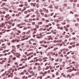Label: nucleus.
Wrapping results in <instances>:
<instances>
[{
  "label": "nucleus",
  "instance_id": "23",
  "mask_svg": "<svg viewBox=\"0 0 79 79\" xmlns=\"http://www.w3.org/2000/svg\"><path fill=\"white\" fill-rule=\"evenodd\" d=\"M45 11L46 13H48V10H46Z\"/></svg>",
  "mask_w": 79,
  "mask_h": 79
},
{
  "label": "nucleus",
  "instance_id": "25",
  "mask_svg": "<svg viewBox=\"0 0 79 79\" xmlns=\"http://www.w3.org/2000/svg\"><path fill=\"white\" fill-rule=\"evenodd\" d=\"M41 15L42 16H44V13H42V12H41Z\"/></svg>",
  "mask_w": 79,
  "mask_h": 79
},
{
  "label": "nucleus",
  "instance_id": "63",
  "mask_svg": "<svg viewBox=\"0 0 79 79\" xmlns=\"http://www.w3.org/2000/svg\"><path fill=\"white\" fill-rule=\"evenodd\" d=\"M1 21H3V18H1Z\"/></svg>",
  "mask_w": 79,
  "mask_h": 79
},
{
  "label": "nucleus",
  "instance_id": "53",
  "mask_svg": "<svg viewBox=\"0 0 79 79\" xmlns=\"http://www.w3.org/2000/svg\"><path fill=\"white\" fill-rule=\"evenodd\" d=\"M14 70H15V71H17V69H16V68H15L14 69Z\"/></svg>",
  "mask_w": 79,
  "mask_h": 79
},
{
  "label": "nucleus",
  "instance_id": "13",
  "mask_svg": "<svg viewBox=\"0 0 79 79\" xmlns=\"http://www.w3.org/2000/svg\"><path fill=\"white\" fill-rule=\"evenodd\" d=\"M47 72H45L44 73H43V76H45V74H47Z\"/></svg>",
  "mask_w": 79,
  "mask_h": 79
},
{
  "label": "nucleus",
  "instance_id": "4",
  "mask_svg": "<svg viewBox=\"0 0 79 79\" xmlns=\"http://www.w3.org/2000/svg\"><path fill=\"white\" fill-rule=\"evenodd\" d=\"M30 74H32V76H34V75H35V73H34V72H33V71H30Z\"/></svg>",
  "mask_w": 79,
  "mask_h": 79
},
{
  "label": "nucleus",
  "instance_id": "7",
  "mask_svg": "<svg viewBox=\"0 0 79 79\" xmlns=\"http://www.w3.org/2000/svg\"><path fill=\"white\" fill-rule=\"evenodd\" d=\"M6 4V3H2V4L0 6L2 7H3L5 6Z\"/></svg>",
  "mask_w": 79,
  "mask_h": 79
},
{
  "label": "nucleus",
  "instance_id": "37",
  "mask_svg": "<svg viewBox=\"0 0 79 79\" xmlns=\"http://www.w3.org/2000/svg\"><path fill=\"white\" fill-rule=\"evenodd\" d=\"M7 76H6L5 77L3 78V79H7Z\"/></svg>",
  "mask_w": 79,
  "mask_h": 79
},
{
  "label": "nucleus",
  "instance_id": "9",
  "mask_svg": "<svg viewBox=\"0 0 79 79\" xmlns=\"http://www.w3.org/2000/svg\"><path fill=\"white\" fill-rule=\"evenodd\" d=\"M9 60L8 61V63H13V61L10 60Z\"/></svg>",
  "mask_w": 79,
  "mask_h": 79
},
{
  "label": "nucleus",
  "instance_id": "21",
  "mask_svg": "<svg viewBox=\"0 0 79 79\" xmlns=\"http://www.w3.org/2000/svg\"><path fill=\"white\" fill-rule=\"evenodd\" d=\"M43 24V23L42 22H39V24Z\"/></svg>",
  "mask_w": 79,
  "mask_h": 79
},
{
  "label": "nucleus",
  "instance_id": "11",
  "mask_svg": "<svg viewBox=\"0 0 79 79\" xmlns=\"http://www.w3.org/2000/svg\"><path fill=\"white\" fill-rule=\"evenodd\" d=\"M11 58H13V56L11 55L9 56V60H11Z\"/></svg>",
  "mask_w": 79,
  "mask_h": 79
},
{
  "label": "nucleus",
  "instance_id": "3",
  "mask_svg": "<svg viewBox=\"0 0 79 79\" xmlns=\"http://www.w3.org/2000/svg\"><path fill=\"white\" fill-rule=\"evenodd\" d=\"M16 55V57L17 58H20V56H21V54H18L17 53Z\"/></svg>",
  "mask_w": 79,
  "mask_h": 79
},
{
  "label": "nucleus",
  "instance_id": "2",
  "mask_svg": "<svg viewBox=\"0 0 79 79\" xmlns=\"http://www.w3.org/2000/svg\"><path fill=\"white\" fill-rule=\"evenodd\" d=\"M13 77V73H11L8 76V78H10V77Z\"/></svg>",
  "mask_w": 79,
  "mask_h": 79
},
{
  "label": "nucleus",
  "instance_id": "36",
  "mask_svg": "<svg viewBox=\"0 0 79 79\" xmlns=\"http://www.w3.org/2000/svg\"><path fill=\"white\" fill-rule=\"evenodd\" d=\"M38 5H39L38 4H36V6L37 8H39V6Z\"/></svg>",
  "mask_w": 79,
  "mask_h": 79
},
{
  "label": "nucleus",
  "instance_id": "49",
  "mask_svg": "<svg viewBox=\"0 0 79 79\" xmlns=\"http://www.w3.org/2000/svg\"><path fill=\"white\" fill-rule=\"evenodd\" d=\"M3 34V32H0V35H2Z\"/></svg>",
  "mask_w": 79,
  "mask_h": 79
},
{
  "label": "nucleus",
  "instance_id": "47",
  "mask_svg": "<svg viewBox=\"0 0 79 79\" xmlns=\"http://www.w3.org/2000/svg\"><path fill=\"white\" fill-rule=\"evenodd\" d=\"M8 73H11V71H10V70H8Z\"/></svg>",
  "mask_w": 79,
  "mask_h": 79
},
{
  "label": "nucleus",
  "instance_id": "15",
  "mask_svg": "<svg viewBox=\"0 0 79 79\" xmlns=\"http://www.w3.org/2000/svg\"><path fill=\"white\" fill-rule=\"evenodd\" d=\"M58 45H60V46H62V45H63V44H60V43H58V44H57Z\"/></svg>",
  "mask_w": 79,
  "mask_h": 79
},
{
  "label": "nucleus",
  "instance_id": "51",
  "mask_svg": "<svg viewBox=\"0 0 79 79\" xmlns=\"http://www.w3.org/2000/svg\"><path fill=\"white\" fill-rule=\"evenodd\" d=\"M69 48H72V46H69Z\"/></svg>",
  "mask_w": 79,
  "mask_h": 79
},
{
  "label": "nucleus",
  "instance_id": "61",
  "mask_svg": "<svg viewBox=\"0 0 79 79\" xmlns=\"http://www.w3.org/2000/svg\"><path fill=\"white\" fill-rule=\"evenodd\" d=\"M52 77L54 78L55 77V75L54 74L52 75Z\"/></svg>",
  "mask_w": 79,
  "mask_h": 79
},
{
  "label": "nucleus",
  "instance_id": "12",
  "mask_svg": "<svg viewBox=\"0 0 79 79\" xmlns=\"http://www.w3.org/2000/svg\"><path fill=\"white\" fill-rule=\"evenodd\" d=\"M12 60H16V57H13L12 58Z\"/></svg>",
  "mask_w": 79,
  "mask_h": 79
},
{
  "label": "nucleus",
  "instance_id": "40",
  "mask_svg": "<svg viewBox=\"0 0 79 79\" xmlns=\"http://www.w3.org/2000/svg\"><path fill=\"white\" fill-rule=\"evenodd\" d=\"M5 13H6V12L5 11H3L2 12V14H3V15L5 14Z\"/></svg>",
  "mask_w": 79,
  "mask_h": 79
},
{
  "label": "nucleus",
  "instance_id": "16",
  "mask_svg": "<svg viewBox=\"0 0 79 79\" xmlns=\"http://www.w3.org/2000/svg\"><path fill=\"white\" fill-rule=\"evenodd\" d=\"M35 27L36 28H39V26L38 25H36Z\"/></svg>",
  "mask_w": 79,
  "mask_h": 79
},
{
  "label": "nucleus",
  "instance_id": "44",
  "mask_svg": "<svg viewBox=\"0 0 79 79\" xmlns=\"http://www.w3.org/2000/svg\"><path fill=\"white\" fill-rule=\"evenodd\" d=\"M36 20H37V21H38V20H39V18H38L37 17L36 19Z\"/></svg>",
  "mask_w": 79,
  "mask_h": 79
},
{
  "label": "nucleus",
  "instance_id": "38",
  "mask_svg": "<svg viewBox=\"0 0 79 79\" xmlns=\"http://www.w3.org/2000/svg\"><path fill=\"white\" fill-rule=\"evenodd\" d=\"M46 9H45V8H44L43 9V11H46Z\"/></svg>",
  "mask_w": 79,
  "mask_h": 79
},
{
  "label": "nucleus",
  "instance_id": "35",
  "mask_svg": "<svg viewBox=\"0 0 79 79\" xmlns=\"http://www.w3.org/2000/svg\"><path fill=\"white\" fill-rule=\"evenodd\" d=\"M40 13H42V12H43V11L42 10L40 9Z\"/></svg>",
  "mask_w": 79,
  "mask_h": 79
},
{
  "label": "nucleus",
  "instance_id": "29",
  "mask_svg": "<svg viewBox=\"0 0 79 79\" xmlns=\"http://www.w3.org/2000/svg\"><path fill=\"white\" fill-rule=\"evenodd\" d=\"M15 41H16V40H13L12 41V42H13L14 43V42H15Z\"/></svg>",
  "mask_w": 79,
  "mask_h": 79
},
{
  "label": "nucleus",
  "instance_id": "39",
  "mask_svg": "<svg viewBox=\"0 0 79 79\" xmlns=\"http://www.w3.org/2000/svg\"><path fill=\"white\" fill-rule=\"evenodd\" d=\"M25 77H26L25 76H23L22 77V79H24V78H25Z\"/></svg>",
  "mask_w": 79,
  "mask_h": 79
},
{
  "label": "nucleus",
  "instance_id": "46",
  "mask_svg": "<svg viewBox=\"0 0 79 79\" xmlns=\"http://www.w3.org/2000/svg\"><path fill=\"white\" fill-rule=\"evenodd\" d=\"M26 75H29V73L28 72H27L26 73Z\"/></svg>",
  "mask_w": 79,
  "mask_h": 79
},
{
  "label": "nucleus",
  "instance_id": "22",
  "mask_svg": "<svg viewBox=\"0 0 79 79\" xmlns=\"http://www.w3.org/2000/svg\"><path fill=\"white\" fill-rule=\"evenodd\" d=\"M45 19L43 18L42 19H41V21H45Z\"/></svg>",
  "mask_w": 79,
  "mask_h": 79
},
{
  "label": "nucleus",
  "instance_id": "30",
  "mask_svg": "<svg viewBox=\"0 0 79 79\" xmlns=\"http://www.w3.org/2000/svg\"><path fill=\"white\" fill-rule=\"evenodd\" d=\"M31 75H30L28 76V77H29V78L31 77Z\"/></svg>",
  "mask_w": 79,
  "mask_h": 79
},
{
  "label": "nucleus",
  "instance_id": "1",
  "mask_svg": "<svg viewBox=\"0 0 79 79\" xmlns=\"http://www.w3.org/2000/svg\"><path fill=\"white\" fill-rule=\"evenodd\" d=\"M11 52L13 54H17V53L16 52H17L16 51L15 49H13V48H12Z\"/></svg>",
  "mask_w": 79,
  "mask_h": 79
},
{
  "label": "nucleus",
  "instance_id": "48",
  "mask_svg": "<svg viewBox=\"0 0 79 79\" xmlns=\"http://www.w3.org/2000/svg\"><path fill=\"white\" fill-rule=\"evenodd\" d=\"M21 61H24V59H22L21 60Z\"/></svg>",
  "mask_w": 79,
  "mask_h": 79
},
{
  "label": "nucleus",
  "instance_id": "57",
  "mask_svg": "<svg viewBox=\"0 0 79 79\" xmlns=\"http://www.w3.org/2000/svg\"><path fill=\"white\" fill-rule=\"evenodd\" d=\"M53 14H54V13H52L51 14V16H52L53 15Z\"/></svg>",
  "mask_w": 79,
  "mask_h": 79
},
{
  "label": "nucleus",
  "instance_id": "55",
  "mask_svg": "<svg viewBox=\"0 0 79 79\" xmlns=\"http://www.w3.org/2000/svg\"><path fill=\"white\" fill-rule=\"evenodd\" d=\"M40 44H42V43H43V41H40Z\"/></svg>",
  "mask_w": 79,
  "mask_h": 79
},
{
  "label": "nucleus",
  "instance_id": "45",
  "mask_svg": "<svg viewBox=\"0 0 79 79\" xmlns=\"http://www.w3.org/2000/svg\"><path fill=\"white\" fill-rule=\"evenodd\" d=\"M39 53H40L41 55H42V52H40Z\"/></svg>",
  "mask_w": 79,
  "mask_h": 79
},
{
  "label": "nucleus",
  "instance_id": "54",
  "mask_svg": "<svg viewBox=\"0 0 79 79\" xmlns=\"http://www.w3.org/2000/svg\"><path fill=\"white\" fill-rule=\"evenodd\" d=\"M49 68H48V67H46V68L45 69L46 70H47V69H48Z\"/></svg>",
  "mask_w": 79,
  "mask_h": 79
},
{
  "label": "nucleus",
  "instance_id": "14",
  "mask_svg": "<svg viewBox=\"0 0 79 79\" xmlns=\"http://www.w3.org/2000/svg\"><path fill=\"white\" fill-rule=\"evenodd\" d=\"M12 48H13V49H16V47H15V46H12Z\"/></svg>",
  "mask_w": 79,
  "mask_h": 79
},
{
  "label": "nucleus",
  "instance_id": "60",
  "mask_svg": "<svg viewBox=\"0 0 79 79\" xmlns=\"http://www.w3.org/2000/svg\"><path fill=\"white\" fill-rule=\"evenodd\" d=\"M68 50H69L68 49H65L66 52H68Z\"/></svg>",
  "mask_w": 79,
  "mask_h": 79
},
{
  "label": "nucleus",
  "instance_id": "32",
  "mask_svg": "<svg viewBox=\"0 0 79 79\" xmlns=\"http://www.w3.org/2000/svg\"><path fill=\"white\" fill-rule=\"evenodd\" d=\"M14 31H17V30H16V28H15L14 29Z\"/></svg>",
  "mask_w": 79,
  "mask_h": 79
},
{
  "label": "nucleus",
  "instance_id": "59",
  "mask_svg": "<svg viewBox=\"0 0 79 79\" xmlns=\"http://www.w3.org/2000/svg\"><path fill=\"white\" fill-rule=\"evenodd\" d=\"M5 24H8V22H6L5 23Z\"/></svg>",
  "mask_w": 79,
  "mask_h": 79
},
{
  "label": "nucleus",
  "instance_id": "31",
  "mask_svg": "<svg viewBox=\"0 0 79 79\" xmlns=\"http://www.w3.org/2000/svg\"><path fill=\"white\" fill-rule=\"evenodd\" d=\"M21 74H22V75H23V74H24V72H21Z\"/></svg>",
  "mask_w": 79,
  "mask_h": 79
},
{
  "label": "nucleus",
  "instance_id": "27",
  "mask_svg": "<svg viewBox=\"0 0 79 79\" xmlns=\"http://www.w3.org/2000/svg\"><path fill=\"white\" fill-rule=\"evenodd\" d=\"M19 40H15V41H17V42H19Z\"/></svg>",
  "mask_w": 79,
  "mask_h": 79
},
{
  "label": "nucleus",
  "instance_id": "24",
  "mask_svg": "<svg viewBox=\"0 0 79 79\" xmlns=\"http://www.w3.org/2000/svg\"><path fill=\"white\" fill-rule=\"evenodd\" d=\"M32 25H35V22L32 23Z\"/></svg>",
  "mask_w": 79,
  "mask_h": 79
},
{
  "label": "nucleus",
  "instance_id": "58",
  "mask_svg": "<svg viewBox=\"0 0 79 79\" xmlns=\"http://www.w3.org/2000/svg\"><path fill=\"white\" fill-rule=\"evenodd\" d=\"M40 79H42V76H40Z\"/></svg>",
  "mask_w": 79,
  "mask_h": 79
},
{
  "label": "nucleus",
  "instance_id": "34",
  "mask_svg": "<svg viewBox=\"0 0 79 79\" xmlns=\"http://www.w3.org/2000/svg\"><path fill=\"white\" fill-rule=\"evenodd\" d=\"M27 72L30 73L31 72V70H30V69H28V70H27Z\"/></svg>",
  "mask_w": 79,
  "mask_h": 79
},
{
  "label": "nucleus",
  "instance_id": "56",
  "mask_svg": "<svg viewBox=\"0 0 79 79\" xmlns=\"http://www.w3.org/2000/svg\"><path fill=\"white\" fill-rule=\"evenodd\" d=\"M24 30H26V29H27V27H25L23 28Z\"/></svg>",
  "mask_w": 79,
  "mask_h": 79
},
{
  "label": "nucleus",
  "instance_id": "41",
  "mask_svg": "<svg viewBox=\"0 0 79 79\" xmlns=\"http://www.w3.org/2000/svg\"><path fill=\"white\" fill-rule=\"evenodd\" d=\"M41 47H42V46H43V47H44L45 46V45H43V44H41L40 45Z\"/></svg>",
  "mask_w": 79,
  "mask_h": 79
},
{
  "label": "nucleus",
  "instance_id": "43",
  "mask_svg": "<svg viewBox=\"0 0 79 79\" xmlns=\"http://www.w3.org/2000/svg\"><path fill=\"white\" fill-rule=\"evenodd\" d=\"M35 17V15H33L32 16V18H34Z\"/></svg>",
  "mask_w": 79,
  "mask_h": 79
},
{
  "label": "nucleus",
  "instance_id": "17",
  "mask_svg": "<svg viewBox=\"0 0 79 79\" xmlns=\"http://www.w3.org/2000/svg\"><path fill=\"white\" fill-rule=\"evenodd\" d=\"M61 75H63V77H66V76H65V75L63 73H62Z\"/></svg>",
  "mask_w": 79,
  "mask_h": 79
},
{
  "label": "nucleus",
  "instance_id": "33",
  "mask_svg": "<svg viewBox=\"0 0 79 79\" xmlns=\"http://www.w3.org/2000/svg\"><path fill=\"white\" fill-rule=\"evenodd\" d=\"M24 6V4H21L20 5V6H21V7H22V6Z\"/></svg>",
  "mask_w": 79,
  "mask_h": 79
},
{
  "label": "nucleus",
  "instance_id": "52",
  "mask_svg": "<svg viewBox=\"0 0 79 79\" xmlns=\"http://www.w3.org/2000/svg\"><path fill=\"white\" fill-rule=\"evenodd\" d=\"M9 75V73H7L6 74V76H8Z\"/></svg>",
  "mask_w": 79,
  "mask_h": 79
},
{
  "label": "nucleus",
  "instance_id": "62",
  "mask_svg": "<svg viewBox=\"0 0 79 79\" xmlns=\"http://www.w3.org/2000/svg\"><path fill=\"white\" fill-rule=\"evenodd\" d=\"M43 64H43V63H41L40 64V65H41V66H43Z\"/></svg>",
  "mask_w": 79,
  "mask_h": 79
},
{
  "label": "nucleus",
  "instance_id": "18",
  "mask_svg": "<svg viewBox=\"0 0 79 79\" xmlns=\"http://www.w3.org/2000/svg\"><path fill=\"white\" fill-rule=\"evenodd\" d=\"M64 7H66V6H67V4H65L64 5Z\"/></svg>",
  "mask_w": 79,
  "mask_h": 79
},
{
  "label": "nucleus",
  "instance_id": "42",
  "mask_svg": "<svg viewBox=\"0 0 79 79\" xmlns=\"http://www.w3.org/2000/svg\"><path fill=\"white\" fill-rule=\"evenodd\" d=\"M10 66V64H7L6 65V66Z\"/></svg>",
  "mask_w": 79,
  "mask_h": 79
},
{
  "label": "nucleus",
  "instance_id": "19",
  "mask_svg": "<svg viewBox=\"0 0 79 79\" xmlns=\"http://www.w3.org/2000/svg\"><path fill=\"white\" fill-rule=\"evenodd\" d=\"M5 24L3 23V24H2V27H4V26H5Z\"/></svg>",
  "mask_w": 79,
  "mask_h": 79
},
{
  "label": "nucleus",
  "instance_id": "5",
  "mask_svg": "<svg viewBox=\"0 0 79 79\" xmlns=\"http://www.w3.org/2000/svg\"><path fill=\"white\" fill-rule=\"evenodd\" d=\"M6 26L7 27L8 29H10L11 27V26L10 25H6Z\"/></svg>",
  "mask_w": 79,
  "mask_h": 79
},
{
  "label": "nucleus",
  "instance_id": "6",
  "mask_svg": "<svg viewBox=\"0 0 79 79\" xmlns=\"http://www.w3.org/2000/svg\"><path fill=\"white\" fill-rule=\"evenodd\" d=\"M56 26L57 27V28L58 29H60V25L59 24H56Z\"/></svg>",
  "mask_w": 79,
  "mask_h": 79
},
{
  "label": "nucleus",
  "instance_id": "10",
  "mask_svg": "<svg viewBox=\"0 0 79 79\" xmlns=\"http://www.w3.org/2000/svg\"><path fill=\"white\" fill-rule=\"evenodd\" d=\"M35 66H37V65H38V66H39V65H40V63H35Z\"/></svg>",
  "mask_w": 79,
  "mask_h": 79
},
{
  "label": "nucleus",
  "instance_id": "50",
  "mask_svg": "<svg viewBox=\"0 0 79 79\" xmlns=\"http://www.w3.org/2000/svg\"><path fill=\"white\" fill-rule=\"evenodd\" d=\"M2 63H5V60H2Z\"/></svg>",
  "mask_w": 79,
  "mask_h": 79
},
{
  "label": "nucleus",
  "instance_id": "26",
  "mask_svg": "<svg viewBox=\"0 0 79 79\" xmlns=\"http://www.w3.org/2000/svg\"><path fill=\"white\" fill-rule=\"evenodd\" d=\"M5 71V70H4V69H2L1 70V72H3V71Z\"/></svg>",
  "mask_w": 79,
  "mask_h": 79
},
{
  "label": "nucleus",
  "instance_id": "20",
  "mask_svg": "<svg viewBox=\"0 0 79 79\" xmlns=\"http://www.w3.org/2000/svg\"><path fill=\"white\" fill-rule=\"evenodd\" d=\"M44 17H45V18H46V17H48V15H47V14H45L44 15Z\"/></svg>",
  "mask_w": 79,
  "mask_h": 79
},
{
  "label": "nucleus",
  "instance_id": "28",
  "mask_svg": "<svg viewBox=\"0 0 79 79\" xmlns=\"http://www.w3.org/2000/svg\"><path fill=\"white\" fill-rule=\"evenodd\" d=\"M60 30H63V27H61L60 28Z\"/></svg>",
  "mask_w": 79,
  "mask_h": 79
},
{
  "label": "nucleus",
  "instance_id": "8",
  "mask_svg": "<svg viewBox=\"0 0 79 79\" xmlns=\"http://www.w3.org/2000/svg\"><path fill=\"white\" fill-rule=\"evenodd\" d=\"M23 68H25V66H23L22 67H20L18 69H23Z\"/></svg>",
  "mask_w": 79,
  "mask_h": 79
},
{
  "label": "nucleus",
  "instance_id": "64",
  "mask_svg": "<svg viewBox=\"0 0 79 79\" xmlns=\"http://www.w3.org/2000/svg\"><path fill=\"white\" fill-rule=\"evenodd\" d=\"M48 73H50V70H48Z\"/></svg>",
  "mask_w": 79,
  "mask_h": 79
}]
</instances>
